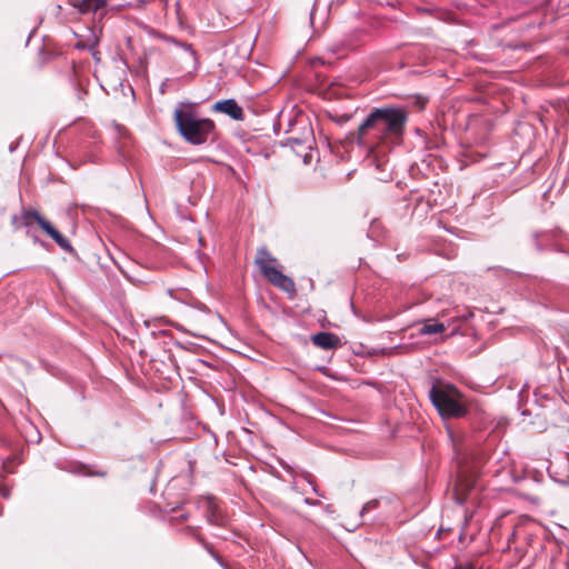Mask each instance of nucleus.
I'll list each match as a JSON object with an SVG mask.
<instances>
[{
    "label": "nucleus",
    "instance_id": "1",
    "mask_svg": "<svg viewBox=\"0 0 569 569\" xmlns=\"http://www.w3.org/2000/svg\"><path fill=\"white\" fill-rule=\"evenodd\" d=\"M408 112L400 107L373 108L357 130V143L370 152L377 149L391 150L405 136Z\"/></svg>",
    "mask_w": 569,
    "mask_h": 569
},
{
    "label": "nucleus",
    "instance_id": "2",
    "mask_svg": "<svg viewBox=\"0 0 569 569\" xmlns=\"http://www.w3.org/2000/svg\"><path fill=\"white\" fill-rule=\"evenodd\" d=\"M174 121L179 133L192 144L204 143L214 130L212 120L198 117L190 108H176Z\"/></svg>",
    "mask_w": 569,
    "mask_h": 569
},
{
    "label": "nucleus",
    "instance_id": "3",
    "mask_svg": "<svg viewBox=\"0 0 569 569\" xmlns=\"http://www.w3.org/2000/svg\"><path fill=\"white\" fill-rule=\"evenodd\" d=\"M429 398L442 418H461L468 412L465 396L453 385L432 386Z\"/></svg>",
    "mask_w": 569,
    "mask_h": 569
},
{
    "label": "nucleus",
    "instance_id": "4",
    "mask_svg": "<svg viewBox=\"0 0 569 569\" xmlns=\"http://www.w3.org/2000/svg\"><path fill=\"white\" fill-rule=\"evenodd\" d=\"M259 267L261 274L274 287L292 296L296 293V286L291 278L283 274L273 264H278L277 259L270 254L267 248L258 249L254 260Z\"/></svg>",
    "mask_w": 569,
    "mask_h": 569
},
{
    "label": "nucleus",
    "instance_id": "5",
    "mask_svg": "<svg viewBox=\"0 0 569 569\" xmlns=\"http://www.w3.org/2000/svg\"><path fill=\"white\" fill-rule=\"evenodd\" d=\"M23 219H33L39 227L64 251L72 252L73 248L70 241L63 237L48 220H46L38 211H27Z\"/></svg>",
    "mask_w": 569,
    "mask_h": 569
},
{
    "label": "nucleus",
    "instance_id": "6",
    "mask_svg": "<svg viewBox=\"0 0 569 569\" xmlns=\"http://www.w3.org/2000/svg\"><path fill=\"white\" fill-rule=\"evenodd\" d=\"M199 503L204 509L206 518L209 523L216 526H223L226 523V517L220 511L216 498L204 497Z\"/></svg>",
    "mask_w": 569,
    "mask_h": 569
},
{
    "label": "nucleus",
    "instance_id": "7",
    "mask_svg": "<svg viewBox=\"0 0 569 569\" xmlns=\"http://www.w3.org/2000/svg\"><path fill=\"white\" fill-rule=\"evenodd\" d=\"M213 110L228 114L233 120H242L243 111L242 108L237 103L234 99H226L217 101L213 104Z\"/></svg>",
    "mask_w": 569,
    "mask_h": 569
},
{
    "label": "nucleus",
    "instance_id": "8",
    "mask_svg": "<svg viewBox=\"0 0 569 569\" xmlns=\"http://www.w3.org/2000/svg\"><path fill=\"white\" fill-rule=\"evenodd\" d=\"M316 347L325 350L336 349L339 346V338L331 332H318L311 337Z\"/></svg>",
    "mask_w": 569,
    "mask_h": 569
},
{
    "label": "nucleus",
    "instance_id": "9",
    "mask_svg": "<svg viewBox=\"0 0 569 569\" xmlns=\"http://www.w3.org/2000/svg\"><path fill=\"white\" fill-rule=\"evenodd\" d=\"M107 0H69L81 13H93L107 6Z\"/></svg>",
    "mask_w": 569,
    "mask_h": 569
},
{
    "label": "nucleus",
    "instance_id": "10",
    "mask_svg": "<svg viewBox=\"0 0 569 569\" xmlns=\"http://www.w3.org/2000/svg\"><path fill=\"white\" fill-rule=\"evenodd\" d=\"M168 41L173 43L174 46L183 49L184 60L187 63H189L191 66V69H192V71L189 72V74H191L192 72H196L198 69V57H197V52L193 50L192 46L189 43L179 42L178 40H176L173 38H168Z\"/></svg>",
    "mask_w": 569,
    "mask_h": 569
},
{
    "label": "nucleus",
    "instance_id": "11",
    "mask_svg": "<svg viewBox=\"0 0 569 569\" xmlns=\"http://www.w3.org/2000/svg\"><path fill=\"white\" fill-rule=\"evenodd\" d=\"M442 331H445V326L439 322L426 323L420 329V333L425 336L436 335Z\"/></svg>",
    "mask_w": 569,
    "mask_h": 569
},
{
    "label": "nucleus",
    "instance_id": "12",
    "mask_svg": "<svg viewBox=\"0 0 569 569\" xmlns=\"http://www.w3.org/2000/svg\"><path fill=\"white\" fill-rule=\"evenodd\" d=\"M379 505V501L378 500H370L368 501L367 503H365V506L362 507L361 511H360V515L363 516L365 513L376 509Z\"/></svg>",
    "mask_w": 569,
    "mask_h": 569
},
{
    "label": "nucleus",
    "instance_id": "13",
    "mask_svg": "<svg viewBox=\"0 0 569 569\" xmlns=\"http://www.w3.org/2000/svg\"><path fill=\"white\" fill-rule=\"evenodd\" d=\"M197 540H198L201 545H203V546L206 547V549H207L210 553H212L211 548L206 543V541L203 540V538H201L200 536H198V537H197Z\"/></svg>",
    "mask_w": 569,
    "mask_h": 569
},
{
    "label": "nucleus",
    "instance_id": "14",
    "mask_svg": "<svg viewBox=\"0 0 569 569\" xmlns=\"http://www.w3.org/2000/svg\"><path fill=\"white\" fill-rule=\"evenodd\" d=\"M1 495H2L3 497H6V498H7V497H9V490H8V489H3V490H1Z\"/></svg>",
    "mask_w": 569,
    "mask_h": 569
},
{
    "label": "nucleus",
    "instance_id": "15",
    "mask_svg": "<svg viewBox=\"0 0 569 569\" xmlns=\"http://www.w3.org/2000/svg\"><path fill=\"white\" fill-rule=\"evenodd\" d=\"M312 491H313L316 495L321 496V495L319 493L318 489H317L315 486L312 487Z\"/></svg>",
    "mask_w": 569,
    "mask_h": 569
},
{
    "label": "nucleus",
    "instance_id": "16",
    "mask_svg": "<svg viewBox=\"0 0 569 569\" xmlns=\"http://www.w3.org/2000/svg\"><path fill=\"white\" fill-rule=\"evenodd\" d=\"M306 502L309 505H316L317 502H313L312 500L306 499Z\"/></svg>",
    "mask_w": 569,
    "mask_h": 569
},
{
    "label": "nucleus",
    "instance_id": "17",
    "mask_svg": "<svg viewBox=\"0 0 569 569\" xmlns=\"http://www.w3.org/2000/svg\"><path fill=\"white\" fill-rule=\"evenodd\" d=\"M470 316H472V315H471V313H469L468 316H467V315H463L461 318H462L463 320H467V319H468V317H470Z\"/></svg>",
    "mask_w": 569,
    "mask_h": 569
},
{
    "label": "nucleus",
    "instance_id": "18",
    "mask_svg": "<svg viewBox=\"0 0 569 569\" xmlns=\"http://www.w3.org/2000/svg\"><path fill=\"white\" fill-rule=\"evenodd\" d=\"M97 475H99V476H104V475H106V472H98Z\"/></svg>",
    "mask_w": 569,
    "mask_h": 569
}]
</instances>
